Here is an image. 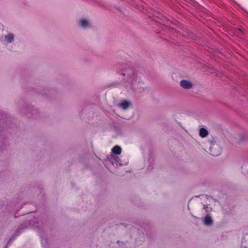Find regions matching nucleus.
Returning <instances> with one entry per match:
<instances>
[{
    "label": "nucleus",
    "mask_w": 248,
    "mask_h": 248,
    "mask_svg": "<svg viewBox=\"0 0 248 248\" xmlns=\"http://www.w3.org/2000/svg\"><path fill=\"white\" fill-rule=\"evenodd\" d=\"M118 69H120L121 75L127 76L132 80H137L138 76L137 73L134 68L131 67L128 63L118 64L116 65Z\"/></svg>",
    "instance_id": "1"
},
{
    "label": "nucleus",
    "mask_w": 248,
    "mask_h": 248,
    "mask_svg": "<svg viewBox=\"0 0 248 248\" xmlns=\"http://www.w3.org/2000/svg\"><path fill=\"white\" fill-rule=\"evenodd\" d=\"M181 86L185 89H189L192 88L193 84L189 80H182L180 82Z\"/></svg>",
    "instance_id": "2"
},
{
    "label": "nucleus",
    "mask_w": 248,
    "mask_h": 248,
    "mask_svg": "<svg viewBox=\"0 0 248 248\" xmlns=\"http://www.w3.org/2000/svg\"><path fill=\"white\" fill-rule=\"evenodd\" d=\"M131 105V103L130 102H128L127 101H124L121 103L118 104V106L124 109H127Z\"/></svg>",
    "instance_id": "3"
},
{
    "label": "nucleus",
    "mask_w": 248,
    "mask_h": 248,
    "mask_svg": "<svg viewBox=\"0 0 248 248\" xmlns=\"http://www.w3.org/2000/svg\"><path fill=\"white\" fill-rule=\"evenodd\" d=\"M203 223L205 225L207 226H210L213 223V220L211 217L208 215H207L205 217L203 220Z\"/></svg>",
    "instance_id": "4"
},
{
    "label": "nucleus",
    "mask_w": 248,
    "mask_h": 248,
    "mask_svg": "<svg viewBox=\"0 0 248 248\" xmlns=\"http://www.w3.org/2000/svg\"><path fill=\"white\" fill-rule=\"evenodd\" d=\"M122 152L121 148L118 146L116 145L112 149V152L116 155H118L121 154Z\"/></svg>",
    "instance_id": "5"
},
{
    "label": "nucleus",
    "mask_w": 248,
    "mask_h": 248,
    "mask_svg": "<svg viewBox=\"0 0 248 248\" xmlns=\"http://www.w3.org/2000/svg\"><path fill=\"white\" fill-rule=\"evenodd\" d=\"M79 25L82 28H87L89 26V23L87 20L86 19H81L79 22Z\"/></svg>",
    "instance_id": "6"
},
{
    "label": "nucleus",
    "mask_w": 248,
    "mask_h": 248,
    "mask_svg": "<svg viewBox=\"0 0 248 248\" xmlns=\"http://www.w3.org/2000/svg\"><path fill=\"white\" fill-rule=\"evenodd\" d=\"M208 131L204 128H202L200 130V136L202 138H204L208 135Z\"/></svg>",
    "instance_id": "7"
},
{
    "label": "nucleus",
    "mask_w": 248,
    "mask_h": 248,
    "mask_svg": "<svg viewBox=\"0 0 248 248\" xmlns=\"http://www.w3.org/2000/svg\"><path fill=\"white\" fill-rule=\"evenodd\" d=\"M5 40L8 43H12L14 41V35L12 34H9L5 37Z\"/></svg>",
    "instance_id": "8"
},
{
    "label": "nucleus",
    "mask_w": 248,
    "mask_h": 248,
    "mask_svg": "<svg viewBox=\"0 0 248 248\" xmlns=\"http://www.w3.org/2000/svg\"><path fill=\"white\" fill-rule=\"evenodd\" d=\"M159 15V13L157 11L155 10L153 11V16H157V15Z\"/></svg>",
    "instance_id": "9"
},
{
    "label": "nucleus",
    "mask_w": 248,
    "mask_h": 248,
    "mask_svg": "<svg viewBox=\"0 0 248 248\" xmlns=\"http://www.w3.org/2000/svg\"><path fill=\"white\" fill-rule=\"evenodd\" d=\"M210 150L211 155H213V156H217L219 154V153L218 154H216V153H213L212 152V148H210Z\"/></svg>",
    "instance_id": "10"
},
{
    "label": "nucleus",
    "mask_w": 248,
    "mask_h": 248,
    "mask_svg": "<svg viewBox=\"0 0 248 248\" xmlns=\"http://www.w3.org/2000/svg\"><path fill=\"white\" fill-rule=\"evenodd\" d=\"M153 168V166H152V165H150V166L148 167V169H149V170H152Z\"/></svg>",
    "instance_id": "11"
}]
</instances>
